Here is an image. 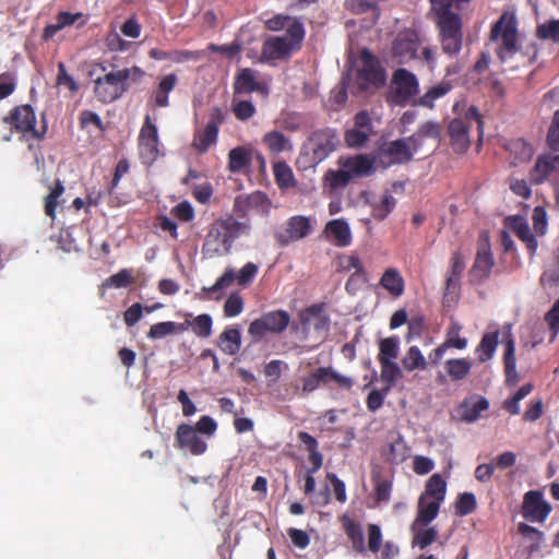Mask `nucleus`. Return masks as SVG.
Here are the masks:
<instances>
[{
  "mask_svg": "<svg viewBox=\"0 0 559 559\" xmlns=\"http://www.w3.org/2000/svg\"><path fill=\"white\" fill-rule=\"evenodd\" d=\"M473 0H429L442 51L456 56L463 45V20L453 11L464 10Z\"/></svg>",
  "mask_w": 559,
  "mask_h": 559,
  "instance_id": "1",
  "label": "nucleus"
},
{
  "mask_svg": "<svg viewBox=\"0 0 559 559\" xmlns=\"http://www.w3.org/2000/svg\"><path fill=\"white\" fill-rule=\"evenodd\" d=\"M250 230L248 222H239L231 215L214 221L202 246L203 255L215 258L228 254L235 240L249 235Z\"/></svg>",
  "mask_w": 559,
  "mask_h": 559,
  "instance_id": "2",
  "label": "nucleus"
},
{
  "mask_svg": "<svg viewBox=\"0 0 559 559\" xmlns=\"http://www.w3.org/2000/svg\"><path fill=\"white\" fill-rule=\"evenodd\" d=\"M338 169H328L322 178V186L330 194L344 189L353 179L369 177L376 171L374 159L368 154L340 157Z\"/></svg>",
  "mask_w": 559,
  "mask_h": 559,
  "instance_id": "3",
  "label": "nucleus"
},
{
  "mask_svg": "<svg viewBox=\"0 0 559 559\" xmlns=\"http://www.w3.org/2000/svg\"><path fill=\"white\" fill-rule=\"evenodd\" d=\"M331 319L324 310V304H314L299 313V322L292 325L300 341L314 340L321 344L330 332Z\"/></svg>",
  "mask_w": 559,
  "mask_h": 559,
  "instance_id": "4",
  "label": "nucleus"
},
{
  "mask_svg": "<svg viewBox=\"0 0 559 559\" xmlns=\"http://www.w3.org/2000/svg\"><path fill=\"white\" fill-rule=\"evenodd\" d=\"M419 145L415 135L386 141L378 146L374 156L371 157L374 159V164H379L382 168L404 165L413 160Z\"/></svg>",
  "mask_w": 559,
  "mask_h": 559,
  "instance_id": "5",
  "label": "nucleus"
},
{
  "mask_svg": "<svg viewBox=\"0 0 559 559\" xmlns=\"http://www.w3.org/2000/svg\"><path fill=\"white\" fill-rule=\"evenodd\" d=\"M490 40L498 44L496 53L501 62L511 60L519 51L515 17L503 13L491 26Z\"/></svg>",
  "mask_w": 559,
  "mask_h": 559,
  "instance_id": "6",
  "label": "nucleus"
},
{
  "mask_svg": "<svg viewBox=\"0 0 559 559\" xmlns=\"http://www.w3.org/2000/svg\"><path fill=\"white\" fill-rule=\"evenodd\" d=\"M472 121L477 123L479 138H483V119L475 106H471L464 118L452 119L447 128L450 145L457 154L467 152L471 146L469 129Z\"/></svg>",
  "mask_w": 559,
  "mask_h": 559,
  "instance_id": "7",
  "label": "nucleus"
},
{
  "mask_svg": "<svg viewBox=\"0 0 559 559\" xmlns=\"http://www.w3.org/2000/svg\"><path fill=\"white\" fill-rule=\"evenodd\" d=\"M305 36L297 26H293L288 34L271 36L262 45L261 56L263 60L275 61L289 57L293 52L299 51Z\"/></svg>",
  "mask_w": 559,
  "mask_h": 559,
  "instance_id": "8",
  "label": "nucleus"
},
{
  "mask_svg": "<svg viewBox=\"0 0 559 559\" xmlns=\"http://www.w3.org/2000/svg\"><path fill=\"white\" fill-rule=\"evenodd\" d=\"M129 87V73L127 71H110L94 80L95 97L103 104L117 100Z\"/></svg>",
  "mask_w": 559,
  "mask_h": 559,
  "instance_id": "9",
  "label": "nucleus"
},
{
  "mask_svg": "<svg viewBox=\"0 0 559 559\" xmlns=\"http://www.w3.org/2000/svg\"><path fill=\"white\" fill-rule=\"evenodd\" d=\"M361 67L357 70L356 84L357 92H365L370 87H380L385 83V71L381 67L378 58L368 49H362L359 53Z\"/></svg>",
  "mask_w": 559,
  "mask_h": 559,
  "instance_id": "10",
  "label": "nucleus"
},
{
  "mask_svg": "<svg viewBox=\"0 0 559 559\" xmlns=\"http://www.w3.org/2000/svg\"><path fill=\"white\" fill-rule=\"evenodd\" d=\"M390 90L392 103L405 106L419 93V82L413 72L399 68L392 74Z\"/></svg>",
  "mask_w": 559,
  "mask_h": 559,
  "instance_id": "11",
  "label": "nucleus"
},
{
  "mask_svg": "<svg viewBox=\"0 0 559 559\" xmlns=\"http://www.w3.org/2000/svg\"><path fill=\"white\" fill-rule=\"evenodd\" d=\"M226 110L221 107H212L209 112V120L203 129L194 131L192 146L200 153H206L215 145L218 138L219 127L226 119Z\"/></svg>",
  "mask_w": 559,
  "mask_h": 559,
  "instance_id": "12",
  "label": "nucleus"
},
{
  "mask_svg": "<svg viewBox=\"0 0 559 559\" xmlns=\"http://www.w3.org/2000/svg\"><path fill=\"white\" fill-rule=\"evenodd\" d=\"M290 322V316L285 310H273L263 313L260 318L254 319L249 328L248 333L257 341L262 340L266 333L280 334L284 332Z\"/></svg>",
  "mask_w": 559,
  "mask_h": 559,
  "instance_id": "13",
  "label": "nucleus"
},
{
  "mask_svg": "<svg viewBox=\"0 0 559 559\" xmlns=\"http://www.w3.org/2000/svg\"><path fill=\"white\" fill-rule=\"evenodd\" d=\"M340 144L337 132L331 128L314 130L308 138V147L311 152L310 160L318 165L325 160Z\"/></svg>",
  "mask_w": 559,
  "mask_h": 559,
  "instance_id": "14",
  "label": "nucleus"
},
{
  "mask_svg": "<svg viewBox=\"0 0 559 559\" xmlns=\"http://www.w3.org/2000/svg\"><path fill=\"white\" fill-rule=\"evenodd\" d=\"M13 129L23 134H31L32 138L40 140L45 136L47 127L36 129V115L31 105H20L12 108L9 116L4 118Z\"/></svg>",
  "mask_w": 559,
  "mask_h": 559,
  "instance_id": "15",
  "label": "nucleus"
},
{
  "mask_svg": "<svg viewBox=\"0 0 559 559\" xmlns=\"http://www.w3.org/2000/svg\"><path fill=\"white\" fill-rule=\"evenodd\" d=\"M423 45L420 34L412 28L400 32L393 44L392 53L399 63H407L412 60L419 59L418 51Z\"/></svg>",
  "mask_w": 559,
  "mask_h": 559,
  "instance_id": "16",
  "label": "nucleus"
},
{
  "mask_svg": "<svg viewBox=\"0 0 559 559\" xmlns=\"http://www.w3.org/2000/svg\"><path fill=\"white\" fill-rule=\"evenodd\" d=\"M311 231L312 225L309 217L294 215L287 219L284 230L276 231L274 237L280 246L286 247L290 242L306 238Z\"/></svg>",
  "mask_w": 559,
  "mask_h": 559,
  "instance_id": "17",
  "label": "nucleus"
},
{
  "mask_svg": "<svg viewBox=\"0 0 559 559\" xmlns=\"http://www.w3.org/2000/svg\"><path fill=\"white\" fill-rule=\"evenodd\" d=\"M258 271L259 267L253 262L246 263L240 269L238 274H236L233 269L228 267L206 290L209 293H216L218 290L229 287L235 281H237L239 286H246L253 281V278L258 274Z\"/></svg>",
  "mask_w": 559,
  "mask_h": 559,
  "instance_id": "18",
  "label": "nucleus"
},
{
  "mask_svg": "<svg viewBox=\"0 0 559 559\" xmlns=\"http://www.w3.org/2000/svg\"><path fill=\"white\" fill-rule=\"evenodd\" d=\"M551 512V506L544 500L538 490H530L524 495L522 515L531 522H544Z\"/></svg>",
  "mask_w": 559,
  "mask_h": 559,
  "instance_id": "19",
  "label": "nucleus"
},
{
  "mask_svg": "<svg viewBox=\"0 0 559 559\" xmlns=\"http://www.w3.org/2000/svg\"><path fill=\"white\" fill-rule=\"evenodd\" d=\"M158 143L157 127L151 121L150 116H146L139 133L141 157L154 162L158 156Z\"/></svg>",
  "mask_w": 559,
  "mask_h": 559,
  "instance_id": "20",
  "label": "nucleus"
},
{
  "mask_svg": "<svg viewBox=\"0 0 559 559\" xmlns=\"http://www.w3.org/2000/svg\"><path fill=\"white\" fill-rule=\"evenodd\" d=\"M176 445L180 449H188L193 455L203 454L206 449V442L198 436V431L188 424H181L177 427L175 433Z\"/></svg>",
  "mask_w": 559,
  "mask_h": 559,
  "instance_id": "21",
  "label": "nucleus"
},
{
  "mask_svg": "<svg viewBox=\"0 0 559 559\" xmlns=\"http://www.w3.org/2000/svg\"><path fill=\"white\" fill-rule=\"evenodd\" d=\"M504 224L522 242L525 243L531 254H535L538 242L534 234L531 231L527 221L521 215H512L506 218Z\"/></svg>",
  "mask_w": 559,
  "mask_h": 559,
  "instance_id": "22",
  "label": "nucleus"
},
{
  "mask_svg": "<svg viewBox=\"0 0 559 559\" xmlns=\"http://www.w3.org/2000/svg\"><path fill=\"white\" fill-rule=\"evenodd\" d=\"M323 233L325 238L336 247H347L353 240L349 225L343 218H336L328 222Z\"/></svg>",
  "mask_w": 559,
  "mask_h": 559,
  "instance_id": "23",
  "label": "nucleus"
},
{
  "mask_svg": "<svg viewBox=\"0 0 559 559\" xmlns=\"http://www.w3.org/2000/svg\"><path fill=\"white\" fill-rule=\"evenodd\" d=\"M557 164H559V155L538 156L528 174L530 182L535 186L545 182L556 171Z\"/></svg>",
  "mask_w": 559,
  "mask_h": 559,
  "instance_id": "24",
  "label": "nucleus"
},
{
  "mask_svg": "<svg viewBox=\"0 0 559 559\" xmlns=\"http://www.w3.org/2000/svg\"><path fill=\"white\" fill-rule=\"evenodd\" d=\"M440 504L441 502L429 500L420 496L418 500L417 515L412 525V530H416L417 526H427L432 522L439 513Z\"/></svg>",
  "mask_w": 559,
  "mask_h": 559,
  "instance_id": "25",
  "label": "nucleus"
},
{
  "mask_svg": "<svg viewBox=\"0 0 559 559\" xmlns=\"http://www.w3.org/2000/svg\"><path fill=\"white\" fill-rule=\"evenodd\" d=\"M493 258L489 249H480L477 251L475 262L471 270V277L477 282L488 278L493 267Z\"/></svg>",
  "mask_w": 559,
  "mask_h": 559,
  "instance_id": "26",
  "label": "nucleus"
},
{
  "mask_svg": "<svg viewBox=\"0 0 559 559\" xmlns=\"http://www.w3.org/2000/svg\"><path fill=\"white\" fill-rule=\"evenodd\" d=\"M380 285L394 298L401 297L405 290V281L395 267H388L381 278Z\"/></svg>",
  "mask_w": 559,
  "mask_h": 559,
  "instance_id": "27",
  "label": "nucleus"
},
{
  "mask_svg": "<svg viewBox=\"0 0 559 559\" xmlns=\"http://www.w3.org/2000/svg\"><path fill=\"white\" fill-rule=\"evenodd\" d=\"M219 349L229 356L238 354L241 347V333L238 328H226L217 338Z\"/></svg>",
  "mask_w": 559,
  "mask_h": 559,
  "instance_id": "28",
  "label": "nucleus"
},
{
  "mask_svg": "<svg viewBox=\"0 0 559 559\" xmlns=\"http://www.w3.org/2000/svg\"><path fill=\"white\" fill-rule=\"evenodd\" d=\"M82 17V13H70L61 11L56 15V23L48 24L44 27L41 38L45 41L50 40L58 32L67 26L73 25L78 20Z\"/></svg>",
  "mask_w": 559,
  "mask_h": 559,
  "instance_id": "29",
  "label": "nucleus"
},
{
  "mask_svg": "<svg viewBox=\"0 0 559 559\" xmlns=\"http://www.w3.org/2000/svg\"><path fill=\"white\" fill-rule=\"evenodd\" d=\"M343 528L352 543V548L358 554H366L365 537L361 525L348 516L342 519Z\"/></svg>",
  "mask_w": 559,
  "mask_h": 559,
  "instance_id": "30",
  "label": "nucleus"
},
{
  "mask_svg": "<svg viewBox=\"0 0 559 559\" xmlns=\"http://www.w3.org/2000/svg\"><path fill=\"white\" fill-rule=\"evenodd\" d=\"M263 144L272 154H281L283 152L293 151L290 140L281 131L272 130L266 132L262 138Z\"/></svg>",
  "mask_w": 559,
  "mask_h": 559,
  "instance_id": "31",
  "label": "nucleus"
},
{
  "mask_svg": "<svg viewBox=\"0 0 559 559\" xmlns=\"http://www.w3.org/2000/svg\"><path fill=\"white\" fill-rule=\"evenodd\" d=\"M265 28L271 32H280L285 29V34H288V31L293 28V26H297L301 29L302 36H306V29L300 21V19L286 15V14H276L273 17L265 21Z\"/></svg>",
  "mask_w": 559,
  "mask_h": 559,
  "instance_id": "32",
  "label": "nucleus"
},
{
  "mask_svg": "<svg viewBox=\"0 0 559 559\" xmlns=\"http://www.w3.org/2000/svg\"><path fill=\"white\" fill-rule=\"evenodd\" d=\"M260 88V83L257 81L255 71L246 68L238 72L234 82V91L236 94H249Z\"/></svg>",
  "mask_w": 559,
  "mask_h": 559,
  "instance_id": "33",
  "label": "nucleus"
},
{
  "mask_svg": "<svg viewBox=\"0 0 559 559\" xmlns=\"http://www.w3.org/2000/svg\"><path fill=\"white\" fill-rule=\"evenodd\" d=\"M506 382L514 385L519 381L515 360V343L512 336L506 341V349L503 356Z\"/></svg>",
  "mask_w": 559,
  "mask_h": 559,
  "instance_id": "34",
  "label": "nucleus"
},
{
  "mask_svg": "<svg viewBox=\"0 0 559 559\" xmlns=\"http://www.w3.org/2000/svg\"><path fill=\"white\" fill-rule=\"evenodd\" d=\"M178 78L175 73L165 75L153 92L154 105L167 107L169 105L168 94L175 88Z\"/></svg>",
  "mask_w": 559,
  "mask_h": 559,
  "instance_id": "35",
  "label": "nucleus"
},
{
  "mask_svg": "<svg viewBox=\"0 0 559 559\" xmlns=\"http://www.w3.org/2000/svg\"><path fill=\"white\" fill-rule=\"evenodd\" d=\"M507 150L513 156L511 162L513 166L530 160L534 154L533 146L523 139L511 140L507 144Z\"/></svg>",
  "mask_w": 559,
  "mask_h": 559,
  "instance_id": "36",
  "label": "nucleus"
},
{
  "mask_svg": "<svg viewBox=\"0 0 559 559\" xmlns=\"http://www.w3.org/2000/svg\"><path fill=\"white\" fill-rule=\"evenodd\" d=\"M472 367V362L467 358H451L444 362V370L452 381L464 380L469 374Z\"/></svg>",
  "mask_w": 559,
  "mask_h": 559,
  "instance_id": "37",
  "label": "nucleus"
},
{
  "mask_svg": "<svg viewBox=\"0 0 559 559\" xmlns=\"http://www.w3.org/2000/svg\"><path fill=\"white\" fill-rule=\"evenodd\" d=\"M297 438L309 452V462L312 465V471H319L323 464V456L318 450L317 439L306 431H299Z\"/></svg>",
  "mask_w": 559,
  "mask_h": 559,
  "instance_id": "38",
  "label": "nucleus"
},
{
  "mask_svg": "<svg viewBox=\"0 0 559 559\" xmlns=\"http://www.w3.org/2000/svg\"><path fill=\"white\" fill-rule=\"evenodd\" d=\"M273 175L281 190L294 188L297 185L293 169L286 162H276L273 165Z\"/></svg>",
  "mask_w": 559,
  "mask_h": 559,
  "instance_id": "39",
  "label": "nucleus"
},
{
  "mask_svg": "<svg viewBox=\"0 0 559 559\" xmlns=\"http://www.w3.org/2000/svg\"><path fill=\"white\" fill-rule=\"evenodd\" d=\"M447 483L440 474H433L426 483L421 497L442 502L445 498Z\"/></svg>",
  "mask_w": 559,
  "mask_h": 559,
  "instance_id": "40",
  "label": "nucleus"
},
{
  "mask_svg": "<svg viewBox=\"0 0 559 559\" xmlns=\"http://www.w3.org/2000/svg\"><path fill=\"white\" fill-rule=\"evenodd\" d=\"M499 343V331L488 332L484 334L479 344L476 347V354L478 355V359L481 362H486L487 360L493 357L496 348Z\"/></svg>",
  "mask_w": 559,
  "mask_h": 559,
  "instance_id": "41",
  "label": "nucleus"
},
{
  "mask_svg": "<svg viewBox=\"0 0 559 559\" xmlns=\"http://www.w3.org/2000/svg\"><path fill=\"white\" fill-rule=\"evenodd\" d=\"M452 87L453 85L450 81H441L440 83L430 87L421 97H419L417 104L431 109L435 106V102L447 95L452 90Z\"/></svg>",
  "mask_w": 559,
  "mask_h": 559,
  "instance_id": "42",
  "label": "nucleus"
},
{
  "mask_svg": "<svg viewBox=\"0 0 559 559\" xmlns=\"http://www.w3.org/2000/svg\"><path fill=\"white\" fill-rule=\"evenodd\" d=\"M251 164V152L245 146L231 148L228 153V169L239 173Z\"/></svg>",
  "mask_w": 559,
  "mask_h": 559,
  "instance_id": "43",
  "label": "nucleus"
},
{
  "mask_svg": "<svg viewBox=\"0 0 559 559\" xmlns=\"http://www.w3.org/2000/svg\"><path fill=\"white\" fill-rule=\"evenodd\" d=\"M402 366L405 371L426 370L428 361L424 357L418 346H411L402 359Z\"/></svg>",
  "mask_w": 559,
  "mask_h": 559,
  "instance_id": "44",
  "label": "nucleus"
},
{
  "mask_svg": "<svg viewBox=\"0 0 559 559\" xmlns=\"http://www.w3.org/2000/svg\"><path fill=\"white\" fill-rule=\"evenodd\" d=\"M186 330H188V324L185 323H176L173 321L158 322L151 325L147 337L151 340H159L169 334L185 332Z\"/></svg>",
  "mask_w": 559,
  "mask_h": 559,
  "instance_id": "45",
  "label": "nucleus"
},
{
  "mask_svg": "<svg viewBox=\"0 0 559 559\" xmlns=\"http://www.w3.org/2000/svg\"><path fill=\"white\" fill-rule=\"evenodd\" d=\"M183 323L188 324V328L190 326L199 337L206 338L212 334L213 320L210 314H199L193 320H186Z\"/></svg>",
  "mask_w": 559,
  "mask_h": 559,
  "instance_id": "46",
  "label": "nucleus"
},
{
  "mask_svg": "<svg viewBox=\"0 0 559 559\" xmlns=\"http://www.w3.org/2000/svg\"><path fill=\"white\" fill-rule=\"evenodd\" d=\"M381 366V380L385 383V391H390L396 383V381L402 378L403 373L401 368L394 361L384 360L379 362Z\"/></svg>",
  "mask_w": 559,
  "mask_h": 559,
  "instance_id": "47",
  "label": "nucleus"
},
{
  "mask_svg": "<svg viewBox=\"0 0 559 559\" xmlns=\"http://www.w3.org/2000/svg\"><path fill=\"white\" fill-rule=\"evenodd\" d=\"M63 193L64 186L61 180L58 179L45 198V214L51 219L56 217V209L59 204V199Z\"/></svg>",
  "mask_w": 559,
  "mask_h": 559,
  "instance_id": "48",
  "label": "nucleus"
},
{
  "mask_svg": "<svg viewBox=\"0 0 559 559\" xmlns=\"http://www.w3.org/2000/svg\"><path fill=\"white\" fill-rule=\"evenodd\" d=\"M399 356V338L391 336L381 340L379 344L378 360L382 362L384 360L394 361Z\"/></svg>",
  "mask_w": 559,
  "mask_h": 559,
  "instance_id": "49",
  "label": "nucleus"
},
{
  "mask_svg": "<svg viewBox=\"0 0 559 559\" xmlns=\"http://www.w3.org/2000/svg\"><path fill=\"white\" fill-rule=\"evenodd\" d=\"M412 531L414 532L413 545L420 549L427 548L438 536L436 527L417 526L416 530Z\"/></svg>",
  "mask_w": 559,
  "mask_h": 559,
  "instance_id": "50",
  "label": "nucleus"
},
{
  "mask_svg": "<svg viewBox=\"0 0 559 559\" xmlns=\"http://www.w3.org/2000/svg\"><path fill=\"white\" fill-rule=\"evenodd\" d=\"M135 283V278L133 276V271L129 269H122L116 274L110 275L104 282L105 287H114V288H126Z\"/></svg>",
  "mask_w": 559,
  "mask_h": 559,
  "instance_id": "51",
  "label": "nucleus"
},
{
  "mask_svg": "<svg viewBox=\"0 0 559 559\" xmlns=\"http://www.w3.org/2000/svg\"><path fill=\"white\" fill-rule=\"evenodd\" d=\"M396 200L391 193L385 192L379 203L372 204V216L377 221H383L395 207Z\"/></svg>",
  "mask_w": 559,
  "mask_h": 559,
  "instance_id": "52",
  "label": "nucleus"
},
{
  "mask_svg": "<svg viewBox=\"0 0 559 559\" xmlns=\"http://www.w3.org/2000/svg\"><path fill=\"white\" fill-rule=\"evenodd\" d=\"M461 325L459 323L451 324L445 333V340L443 342L447 348L465 349L467 346V338L460 336Z\"/></svg>",
  "mask_w": 559,
  "mask_h": 559,
  "instance_id": "53",
  "label": "nucleus"
},
{
  "mask_svg": "<svg viewBox=\"0 0 559 559\" xmlns=\"http://www.w3.org/2000/svg\"><path fill=\"white\" fill-rule=\"evenodd\" d=\"M536 35L539 39L559 43V20H549L539 24L536 28Z\"/></svg>",
  "mask_w": 559,
  "mask_h": 559,
  "instance_id": "54",
  "label": "nucleus"
},
{
  "mask_svg": "<svg viewBox=\"0 0 559 559\" xmlns=\"http://www.w3.org/2000/svg\"><path fill=\"white\" fill-rule=\"evenodd\" d=\"M407 450L408 448L405 441L401 436H399L389 445V451L386 453L388 461L392 463H402L407 457Z\"/></svg>",
  "mask_w": 559,
  "mask_h": 559,
  "instance_id": "55",
  "label": "nucleus"
},
{
  "mask_svg": "<svg viewBox=\"0 0 559 559\" xmlns=\"http://www.w3.org/2000/svg\"><path fill=\"white\" fill-rule=\"evenodd\" d=\"M477 507L476 498L472 492H463L459 495L455 502V514L465 516L475 511Z\"/></svg>",
  "mask_w": 559,
  "mask_h": 559,
  "instance_id": "56",
  "label": "nucleus"
},
{
  "mask_svg": "<svg viewBox=\"0 0 559 559\" xmlns=\"http://www.w3.org/2000/svg\"><path fill=\"white\" fill-rule=\"evenodd\" d=\"M371 133L366 130L348 129L345 131L344 139L349 147H362L369 140Z\"/></svg>",
  "mask_w": 559,
  "mask_h": 559,
  "instance_id": "57",
  "label": "nucleus"
},
{
  "mask_svg": "<svg viewBox=\"0 0 559 559\" xmlns=\"http://www.w3.org/2000/svg\"><path fill=\"white\" fill-rule=\"evenodd\" d=\"M376 500L378 502H388L391 497L392 481L381 478L379 475L373 477Z\"/></svg>",
  "mask_w": 559,
  "mask_h": 559,
  "instance_id": "58",
  "label": "nucleus"
},
{
  "mask_svg": "<svg viewBox=\"0 0 559 559\" xmlns=\"http://www.w3.org/2000/svg\"><path fill=\"white\" fill-rule=\"evenodd\" d=\"M340 265L341 270L345 272L354 270L353 274H367L361 260L356 254L344 255L343 258L340 259Z\"/></svg>",
  "mask_w": 559,
  "mask_h": 559,
  "instance_id": "59",
  "label": "nucleus"
},
{
  "mask_svg": "<svg viewBox=\"0 0 559 559\" xmlns=\"http://www.w3.org/2000/svg\"><path fill=\"white\" fill-rule=\"evenodd\" d=\"M233 111L235 117L240 121H246L252 118L255 114L254 105L249 100L234 102Z\"/></svg>",
  "mask_w": 559,
  "mask_h": 559,
  "instance_id": "60",
  "label": "nucleus"
},
{
  "mask_svg": "<svg viewBox=\"0 0 559 559\" xmlns=\"http://www.w3.org/2000/svg\"><path fill=\"white\" fill-rule=\"evenodd\" d=\"M533 227L537 235L544 236L547 231V212L543 206H536L532 213Z\"/></svg>",
  "mask_w": 559,
  "mask_h": 559,
  "instance_id": "61",
  "label": "nucleus"
},
{
  "mask_svg": "<svg viewBox=\"0 0 559 559\" xmlns=\"http://www.w3.org/2000/svg\"><path fill=\"white\" fill-rule=\"evenodd\" d=\"M243 310V301L240 295L231 294L224 304V314L233 318L240 314Z\"/></svg>",
  "mask_w": 559,
  "mask_h": 559,
  "instance_id": "62",
  "label": "nucleus"
},
{
  "mask_svg": "<svg viewBox=\"0 0 559 559\" xmlns=\"http://www.w3.org/2000/svg\"><path fill=\"white\" fill-rule=\"evenodd\" d=\"M547 144L552 151H559V110L552 116L547 133Z\"/></svg>",
  "mask_w": 559,
  "mask_h": 559,
  "instance_id": "63",
  "label": "nucleus"
},
{
  "mask_svg": "<svg viewBox=\"0 0 559 559\" xmlns=\"http://www.w3.org/2000/svg\"><path fill=\"white\" fill-rule=\"evenodd\" d=\"M545 321L547 322L550 331L552 332V337H556L559 332V299L545 314Z\"/></svg>",
  "mask_w": 559,
  "mask_h": 559,
  "instance_id": "64",
  "label": "nucleus"
}]
</instances>
